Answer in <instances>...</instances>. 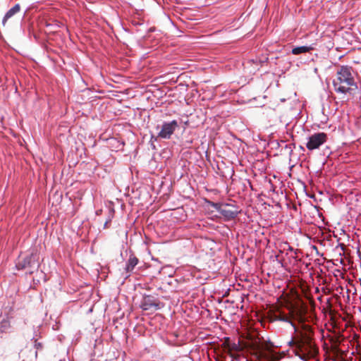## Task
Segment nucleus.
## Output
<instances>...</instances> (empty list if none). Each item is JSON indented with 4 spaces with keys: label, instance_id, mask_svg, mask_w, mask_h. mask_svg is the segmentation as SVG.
I'll return each instance as SVG.
<instances>
[{
    "label": "nucleus",
    "instance_id": "obj_1",
    "mask_svg": "<svg viewBox=\"0 0 361 361\" xmlns=\"http://www.w3.org/2000/svg\"><path fill=\"white\" fill-rule=\"evenodd\" d=\"M334 90L337 93L352 94V91L357 88L353 75V68L349 66H341L336 73V78L333 80Z\"/></svg>",
    "mask_w": 361,
    "mask_h": 361
},
{
    "label": "nucleus",
    "instance_id": "obj_2",
    "mask_svg": "<svg viewBox=\"0 0 361 361\" xmlns=\"http://www.w3.org/2000/svg\"><path fill=\"white\" fill-rule=\"evenodd\" d=\"M39 257L37 253L32 252L23 259H19L16 264L18 270H27V274H32L39 267Z\"/></svg>",
    "mask_w": 361,
    "mask_h": 361
},
{
    "label": "nucleus",
    "instance_id": "obj_3",
    "mask_svg": "<svg viewBox=\"0 0 361 361\" xmlns=\"http://www.w3.org/2000/svg\"><path fill=\"white\" fill-rule=\"evenodd\" d=\"M240 212L238 205L224 202L219 214L224 221H228L235 219Z\"/></svg>",
    "mask_w": 361,
    "mask_h": 361
},
{
    "label": "nucleus",
    "instance_id": "obj_4",
    "mask_svg": "<svg viewBox=\"0 0 361 361\" xmlns=\"http://www.w3.org/2000/svg\"><path fill=\"white\" fill-rule=\"evenodd\" d=\"M244 318L245 319L243 321L240 320V324L243 328H245V330L248 331L247 333V342L246 345L252 348L254 350H258L260 348V340L258 338L256 332L249 331L250 327L247 326L249 322L248 317Z\"/></svg>",
    "mask_w": 361,
    "mask_h": 361
},
{
    "label": "nucleus",
    "instance_id": "obj_5",
    "mask_svg": "<svg viewBox=\"0 0 361 361\" xmlns=\"http://www.w3.org/2000/svg\"><path fill=\"white\" fill-rule=\"evenodd\" d=\"M178 127L179 125L176 120H172L168 122L164 121L162 123L161 130L158 133L157 137L161 139L169 140Z\"/></svg>",
    "mask_w": 361,
    "mask_h": 361
},
{
    "label": "nucleus",
    "instance_id": "obj_6",
    "mask_svg": "<svg viewBox=\"0 0 361 361\" xmlns=\"http://www.w3.org/2000/svg\"><path fill=\"white\" fill-rule=\"evenodd\" d=\"M326 139L327 135L324 133H314L308 137L306 147L310 151L318 149L326 141Z\"/></svg>",
    "mask_w": 361,
    "mask_h": 361
},
{
    "label": "nucleus",
    "instance_id": "obj_7",
    "mask_svg": "<svg viewBox=\"0 0 361 361\" xmlns=\"http://www.w3.org/2000/svg\"><path fill=\"white\" fill-rule=\"evenodd\" d=\"M140 307L143 310H157L159 308V304L157 302L154 297L144 295L140 302Z\"/></svg>",
    "mask_w": 361,
    "mask_h": 361
},
{
    "label": "nucleus",
    "instance_id": "obj_8",
    "mask_svg": "<svg viewBox=\"0 0 361 361\" xmlns=\"http://www.w3.org/2000/svg\"><path fill=\"white\" fill-rule=\"evenodd\" d=\"M139 259L134 255V253L130 250V255L128 260L126 262L125 270L127 273H132L135 268V267L138 264Z\"/></svg>",
    "mask_w": 361,
    "mask_h": 361
},
{
    "label": "nucleus",
    "instance_id": "obj_9",
    "mask_svg": "<svg viewBox=\"0 0 361 361\" xmlns=\"http://www.w3.org/2000/svg\"><path fill=\"white\" fill-rule=\"evenodd\" d=\"M20 11V5L19 4H15L4 15L2 19L1 24L4 27L6 26L7 21L14 16L16 14Z\"/></svg>",
    "mask_w": 361,
    "mask_h": 361
},
{
    "label": "nucleus",
    "instance_id": "obj_10",
    "mask_svg": "<svg viewBox=\"0 0 361 361\" xmlns=\"http://www.w3.org/2000/svg\"><path fill=\"white\" fill-rule=\"evenodd\" d=\"M313 49L312 45H304L300 47H295L291 49V54L293 55H299L301 54H305L310 51Z\"/></svg>",
    "mask_w": 361,
    "mask_h": 361
},
{
    "label": "nucleus",
    "instance_id": "obj_11",
    "mask_svg": "<svg viewBox=\"0 0 361 361\" xmlns=\"http://www.w3.org/2000/svg\"><path fill=\"white\" fill-rule=\"evenodd\" d=\"M205 204L209 206L214 208L216 211H217L219 213L222 207L224 206V202H214L209 200L205 199L204 200Z\"/></svg>",
    "mask_w": 361,
    "mask_h": 361
},
{
    "label": "nucleus",
    "instance_id": "obj_12",
    "mask_svg": "<svg viewBox=\"0 0 361 361\" xmlns=\"http://www.w3.org/2000/svg\"><path fill=\"white\" fill-rule=\"evenodd\" d=\"M10 326V322L7 318H4L2 321L1 322L0 324V331H6Z\"/></svg>",
    "mask_w": 361,
    "mask_h": 361
},
{
    "label": "nucleus",
    "instance_id": "obj_13",
    "mask_svg": "<svg viewBox=\"0 0 361 361\" xmlns=\"http://www.w3.org/2000/svg\"><path fill=\"white\" fill-rule=\"evenodd\" d=\"M159 138V137H157L154 135H151V137H150V140H149V143H150V146H151V148L152 149H157V146L155 145L154 142L157 141V139Z\"/></svg>",
    "mask_w": 361,
    "mask_h": 361
},
{
    "label": "nucleus",
    "instance_id": "obj_14",
    "mask_svg": "<svg viewBox=\"0 0 361 361\" xmlns=\"http://www.w3.org/2000/svg\"><path fill=\"white\" fill-rule=\"evenodd\" d=\"M114 209H109V214H108V217L106 218V221L110 223L114 217Z\"/></svg>",
    "mask_w": 361,
    "mask_h": 361
},
{
    "label": "nucleus",
    "instance_id": "obj_15",
    "mask_svg": "<svg viewBox=\"0 0 361 361\" xmlns=\"http://www.w3.org/2000/svg\"><path fill=\"white\" fill-rule=\"evenodd\" d=\"M269 60V58L267 56H262V58L257 59L256 63H259L260 64L264 63L267 62Z\"/></svg>",
    "mask_w": 361,
    "mask_h": 361
},
{
    "label": "nucleus",
    "instance_id": "obj_16",
    "mask_svg": "<svg viewBox=\"0 0 361 361\" xmlns=\"http://www.w3.org/2000/svg\"><path fill=\"white\" fill-rule=\"evenodd\" d=\"M284 150L288 151L290 154H291L293 152L290 145H286L284 147Z\"/></svg>",
    "mask_w": 361,
    "mask_h": 361
},
{
    "label": "nucleus",
    "instance_id": "obj_17",
    "mask_svg": "<svg viewBox=\"0 0 361 361\" xmlns=\"http://www.w3.org/2000/svg\"><path fill=\"white\" fill-rule=\"evenodd\" d=\"M273 145H275V147H279L280 146V143L278 140H274L272 142Z\"/></svg>",
    "mask_w": 361,
    "mask_h": 361
},
{
    "label": "nucleus",
    "instance_id": "obj_18",
    "mask_svg": "<svg viewBox=\"0 0 361 361\" xmlns=\"http://www.w3.org/2000/svg\"><path fill=\"white\" fill-rule=\"evenodd\" d=\"M279 316H283V317H285V316H302L301 314H280Z\"/></svg>",
    "mask_w": 361,
    "mask_h": 361
},
{
    "label": "nucleus",
    "instance_id": "obj_19",
    "mask_svg": "<svg viewBox=\"0 0 361 361\" xmlns=\"http://www.w3.org/2000/svg\"><path fill=\"white\" fill-rule=\"evenodd\" d=\"M109 224V222H107V221H105L103 228H106L107 227V224Z\"/></svg>",
    "mask_w": 361,
    "mask_h": 361
},
{
    "label": "nucleus",
    "instance_id": "obj_20",
    "mask_svg": "<svg viewBox=\"0 0 361 361\" xmlns=\"http://www.w3.org/2000/svg\"><path fill=\"white\" fill-rule=\"evenodd\" d=\"M336 317H331V319L334 322H336V321H335V319H336Z\"/></svg>",
    "mask_w": 361,
    "mask_h": 361
},
{
    "label": "nucleus",
    "instance_id": "obj_21",
    "mask_svg": "<svg viewBox=\"0 0 361 361\" xmlns=\"http://www.w3.org/2000/svg\"><path fill=\"white\" fill-rule=\"evenodd\" d=\"M92 308L89 309V310H88V313L91 312H92Z\"/></svg>",
    "mask_w": 361,
    "mask_h": 361
},
{
    "label": "nucleus",
    "instance_id": "obj_22",
    "mask_svg": "<svg viewBox=\"0 0 361 361\" xmlns=\"http://www.w3.org/2000/svg\"><path fill=\"white\" fill-rule=\"evenodd\" d=\"M300 149H302V150H304V149H304V147H302V146H300Z\"/></svg>",
    "mask_w": 361,
    "mask_h": 361
},
{
    "label": "nucleus",
    "instance_id": "obj_23",
    "mask_svg": "<svg viewBox=\"0 0 361 361\" xmlns=\"http://www.w3.org/2000/svg\"><path fill=\"white\" fill-rule=\"evenodd\" d=\"M161 316V314H155V317Z\"/></svg>",
    "mask_w": 361,
    "mask_h": 361
},
{
    "label": "nucleus",
    "instance_id": "obj_24",
    "mask_svg": "<svg viewBox=\"0 0 361 361\" xmlns=\"http://www.w3.org/2000/svg\"><path fill=\"white\" fill-rule=\"evenodd\" d=\"M279 319H283V317H279Z\"/></svg>",
    "mask_w": 361,
    "mask_h": 361
}]
</instances>
